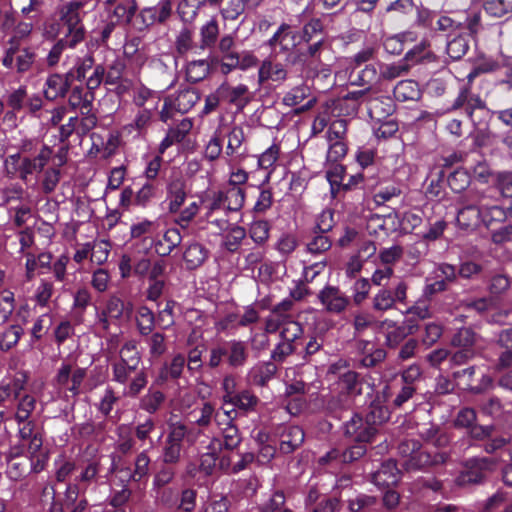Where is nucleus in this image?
I'll return each mask as SVG.
<instances>
[{"instance_id": "f257e3e1", "label": "nucleus", "mask_w": 512, "mask_h": 512, "mask_svg": "<svg viewBox=\"0 0 512 512\" xmlns=\"http://www.w3.org/2000/svg\"><path fill=\"white\" fill-rule=\"evenodd\" d=\"M388 418V411L382 407H373L365 419L357 414L354 415L345 424V434L357 442V444L342 453L337 449H332L319 459V463L321 465H325L330 461L348 463L359 459L366 452L365 444L371 442L376 435L377 426Z\"/></svg>"}, {"instance_id": "f03ea898", "label": "nucleus", "mask_w": 512, "mask_h": 512, "mask_svg": "<svg viewBox=\"0 0 512 512\" xmlns=\"http://www.w3.org/2000/svg\"><path fill=\"white\" fill-rule=\"evenodd\" d=\"M492 190L485 192L469 191L464 197V205L458 211L457 222L465 228H475L481 222L488 225L493 220L504 217L503 210L497 204Z\"/></svg>"}, {"instance_id": "7ed1b4c3", "label": "nucleus", "mask_w": 512, "mask_h": 512, "mask_svg": "<svg viewBox=\"0 0 512 512\" xmlns=\"http://www.w3.org/2000/svg\"><path fill=\"white\" fill-rule=\"evenodd\" d=\"M52 158V150L48 146H43L37 156L29 158L19 153L8 156L4 165L9 175L19 174V177L26 181L28 175L34 172H40Z\"/></svg>"}, {"instance_id": "20e7f679", "label": "nucleus", "mask_w": 512, "mask_h": 512, "mask_svg": "<svg viewBox=\"0 0 512 512\" xmlns=\"http://www.w3.org/2000/svg\"><path fill=\"white\" fill-rule=\"evenodd\" d=\"M400 453L407 457L405 462L412 468H424L430 465L444 463L447 459L446 452H437L432 455L429 448H423L416 440H405L399 446Z\"/></svg>"}, {"instance_id": "39448f33", "label": "nucleus", "mask_w": 512, "mask_h": 512, "mask_svg": "<svg viewBox=\"0 0 512 512\" xmlns=\"http://www.w3.org/2000/svg\"><path fill=\"white\" fill-rule=\"evenodd\" d=\"M86 377V369L63 362L53 378V385L59 393L77 396Z\"/></svg>"}, {"instance_id": "423d86ee", "label": "nucleus", "mask_w": 512, "mask_h": 512, "mask_svg": "<svg viewBox=\"0 0 512 512\" xmlns=\"http://www.w3.org/2000/svg\"><path fill=\"white\" fill-rule=\"evenodd\" d=\"M347 132V122L344 119L333 121L327 130L326 139L329 144L327 159L337 162L347 153V146L344 141Z\"/></svg>"}, {"instance_id": "0eeeda50", "label": "nucleus", "mask_w": 512, "mask_h": 512, "mask_svg": "<svg viewBox=\"0 0 512 512\" xmlns=\"http://www.w3.org/2000/svg\"><path fill=\"white\" fill-rule=\"evenodd\" d=\"M199 95L193 89H184L179 91L173 97H167L160 112V118L166 122L172 117V113H187L198 102Z\"/></svg>"}, {"instance_id": "6e6552de", "label": "nucleus", "mask_w": 512, "mask_h": 512, "mask_svg": "<svg viewBox=\"0 0 512 512\" xmlns=\"http://www.w3.org/2000/svg\"><path fill=\"white\" fill-rule=\"evenodd\" d=\"M22 424L23 426L19 428L18 432L20 446L12 448L10 454L14 457L25 453L29 456H34L42 447V437L34 431V424L31 421L28 420Z\"/></svg>"}, {"instance_id": "1a4fd4ad", "label": "nucleus", "mask_w": 512, "mask_h": 512, "mask_svg": "<svg viewBox=\"0 0 512 512\" xmlns=\"http://www.w3.org/2000/svg\"><path fill=\"white\" fill-rule=\"evenodd\" d=\"M124 312V302L117 296H111L103 310L97 311L95 327L98 332L105 336L110 332L113 320L121 318Z\"/></svg>"}, {"instance_id": "9d476101", "label": "nucleus", "mask_w": 512, "mask_h": 512, "mask_svg": "<svg viewBox=\"0 0 512 512\" xmlns=\"http://www.w3.org/2000/svg\"><path fill=\"white\" fill-rule=\"evenodd\" d=\"M417 329V325L411 320H407L402 325H397L394 321L386 319L378 323V330L386 338V344L389 347H396L408 335L413 334Z\"/></svg>"}, {"instance_id": "9b49d317", "label": "nucleus", "mask_w": 512, "mask_h": 512, "mask_svg": "<svg viewBox=\"0 0 512 512\" xmlns=\"http://www.w3.org/2000/svg\"><path fill=\"white\" fill-rule=\"evenodd\" d=\"M257 75L259 86L269 83L281 84L287 79L288 71L282 63L270 56L259 64Z\"/></svg>"}, {"instance_id": "f8f14e48", "label": "nucleus", "mask_w": 512, "mask_h": 512, "mask_svg": "<svg viewBox=\"0 0 512 512\" xmlns=\"http://www.w3.org/2000/svg\"><path fill=\"white\" fill-rule=\"evenodd\" d=\"M88 9L87 0H72L60 6L57 11L59 21L68 28L82 26V15Z\"/></svg>"}, {"instance_id": "ddd939ff", "label": "nucleus", "mask_w": 512, "mask_h": 512, "mask_svg": "<svg viewBox=\"0 0 512 512\" xmlns=\"http://www.w3.org/2000/svg\"><path fill=\"white\" fill-rule=\"evenodd\" d=\"M318 299L324 309L333 314H340L346 310L350 300L335 286H325L318 294Z\"/></svg>"}, {"instance_id": "4468645a", "label": "nucleus", "mask_w": 512, "mask_h": 512, "mask_svg": "<svg viewBox=\"0 0 512 512\" xmlns=\"http://www.w3.org/2000/svg\"><path fill=\"white\" fill-rule=\"evenodd\" d=\"M496 464L486 457H475L467 460L461 471L463 477L467 480H482L491 476Z\"/></svg>"}, {"instance_id": "2eb2a0df", "label": "nucleus", "mask_w": 512, "mask_h": 512, "mask_svg": "<svg viewBox=\"0 0 512 512\" xmlns=\"http://www.w3.org/2000/svg\"><path fill=\"white\" fill-rule=\"evenodd\" d=\"M53 494V499L60 500L67 509L70 506L76 505L81 498L80 489L77 483L73 482H53L50 486Z\"/></svg>"}, {"instance_id": "dca6fc26", "label": "nucleus", "mask_w": 512, "mask_h": 512, "mask_svg": "<svg viewBox=\"0 0 512 512\" xmlns=\"http://www.w3.org/2000/svg\"><path fill=\"white\" fill-rule=\"evenodd\" d=\"M172 5L169 0H161L155 6L146 7L140 11V17L145 26L165 22L171 15Z\"/></svg>"}, {"instance_id": "f3484780", "label": "nucleus", "mask_w": 512, "mask_h": 512, "mask_svg": "<svg viewBox=\"0 0 512 512\" xmlns=\"http://www.w3.org/2000/svg\"><path fill=\"white\" fill-rule=\"evenodd\" d=\"M221 449L222 443L219 439L215 438L210 442L208 446V452L202 454L199 459V477H206L212 473L213 469L216 466V461L218 459L217 453ZM189 473L191 474L192 477L198 476V474L196 472H193L192 469H189Z\"/></svg>"}, {"instance_id": "a211bd4d", "label": "nucleus", "mask_w": 512, "mask_h": 512, "mask_svg": "<svg viewBox=\"0 0 512 512\" xmlns=\"http://www.w3.org/2000/svg\"><path fill=\"white\" fill-rule=\"evenodd\" d=\"M136 0H125L106 7L111 24H129L137 11Z\"/></svg>"}, {"instance_id": "6ab92c4d", "label": "nucleus", "mask_w": 512, "mask_h": 512, "mask_svg": "<svg viewBox=\"0 0 512 512\" xmlns=\"http://www.w3.org/2000/svg\"><path fill=\"white\" fill-rule=\"evenodd\" d=\"M306 98H308V101L298 108V112H305L311 109L316 103V98L311 97V89L307 85L296 86L284 95L283 104L289 107L296 106Z\"/></svg>"}, {"instance_id": "aec40b11", "label": "nucleus", "mask_w": 512, "mask_h": 512, "mask_svg": "<svg viewBox=\"0 0 512 512\" xmlns=\"http://www.w3.org/2000/svg\"><path fill=\"white\" fill-rule=\"evenodd\" d=\"M70 77H67V73L51 74L47 77L43 92L48 100H55L59 97H63L68 91L70 85Z\"/></svg>"}, {"instance_id": "412c9836", "label": "nucleus", "mask_w": 512, "mask_h": 512, "mask_svg": "<svg viewBox=\"0 0 512 512\" xmlns=\"http://www.w3.org/2000/svg\"><path fill=\"white\" fill-rule=\"evenodd\" d=\"M222 388L224 391L223 395V404L219 411H217L215 415V421L219 424L221 423L222 416H226L228 420H234L237 416V412L234 411V408H228L229 401L232 397L237 393L236 392V380L232 376H226L222 382Z\"/></svg>"}, {"instance_id": "4be33fe9", "label": "nucleus", "mask_w": 512, "mask_h": 512, "mask_svg": "<svg viewBox=\"0 0 512 512\" xmlns=\"http://www.w3.org/2000/svg\"><path fill=\"white\" fill-rule=\"evenodd\" d=\"M26 384V376L23 373H17L12 378L4 379L0 383V406L11 398H17Z\"/></svg>"}, {"instance_id": "5701e85b", "label": "nucleus", "mask_w": 512, "mask_h": 512, "mask_svg": "<svg viewBox=\"0 0 512 512\" xmlns=\"http://www.w3.org/2000/svg\"><path fill=\"white\" fill-rule=\"evenodd\" d=\"M357 350L363 355L360 363L363 367H372L385 358V351L376 348L370 341L361 340L357 343Z\"/></svg>"}, {"instance_id": "b1692460", "label": "nucleus", "mask_w": 512, "mask_h": 512, "mask_svg": "<svg viewBox=\"0 0 512 512\" xmlns=\"http://www.w3.org/2000/svg\"><path fill=\"white\" fill-rule=\"evenodd\" d=\"M464 106L467 115L473 122H476L474 117L475 112H484L485 103L477 95L471 94L469 91H462L455 101L454 107Z\"/></svg>"}, {"instance_id": "393cba45", "label": "nucleus", "mask_w": 512, "mask_h": 512, "mask_svg": "<svg viewBox=\"0 0 512 512\" xmlns=\"http://www.w3.org/2000/svg\"><path fill=\"white\" fill-rule=\"evenodd\" d=\"M268 44L272 48L279 46L282 51H289L296 46V35L291 30L290 26L283 24L269 39Z\"/></svg>"}, {"instance_id": "a878e982", "label": "nucleus", "mask_w": 512, "mask_h": 512, "mask_svg": "<svg viewBox=\"0 0 512 512\" xmlns=\"http://www.w3.org/2000/svg\"><path fill=\"white\" fill-rule=\"evenodd\" d=\"M233 420H228L226 416H222L221 423L219 424L216 422L219 426L225 425L224 428H222V439H219L222 443V448H225L227 450H233L238 447V445L241 442V436L239 434L238 428L232 424Z\"/></svg>"}, {"instance_id": "bb28decb", "label": "nucleus", "mask_w": 512, "mask_h": 512, "mask_svg": "<svg viewBox=\"0 0 512 512\" xmlns=\"http://www.w3.org/2000/svg\"><path fill=\"white\" fill-rule=\"evenodd\" d=\"M94 95L92 91H86L83 87L76 86L69 96V104L74 109H80L82 113H88L91 109Z\"/></svg>"}, {"instance_id": "cd10ccee", "label": "nucleus", "mask_w": 512, "mask_h": 512, "mask_svg": "<svg viewBox=\"0 0 512 512\" xmlns=\"http://www.w3.org/2000/svg\"><path fill=\"white\" fill-rule=\"evenodd\" d=\"M246 234L245 228L239 225L229 227L222 236V247L229 252H236L240 248Z\"/></svg>"}, {"instance_id": "c85d7f7f", "label": "nucleus", "mask_w": 512, "mask_h": 512, "mask_svg": "<svg viewBox=\"0 0 512 512\" xmlns=\"http://www.w3.org/2000/svg\"><path fill=\"white\" fill-rule=\"evenodd\" d=\"M222 199L228 214L239 211L243 207L245 194L240 187L231 186L226 190H222Z\"/></svg>"}, {"instance_id": "c756f323", "label": "nucleus", "mask_w": 512, "mask_h": 512, "mask_svg": "<svg viewBox=\"0 0 512 512\" xmlns=\"http://www.w3.org/2000/svg\"><path fill=\"white\" fill-rule=\"evenodd\" d=\"M304 437V432L300 427L290 426L286 428L281 436V450L286 453L291 452L303 443Z\"/></svg>"}, {"instance_id": "7c9ffc66", "label": "nucleus", "mask_w": 512, "mask_h": 512, "mask_svg": "<svg viewBox=\"0 0 512 512\" xmlns=\"http://www.w3.org/2000/svg\"><path fill=\"white\" fill-rule=\"evenodd\" d=\"M276 366L272 362L259 363L249 372L250 380L259 386L265 385L276 373Z\"/></svg>"}, {"instance_id": "2f4dec72", "label": "nucleus", "mask_w": 512, "mask_h": 512, "mask_svg": "<svg viewBox=\"0 0 512 512\" xmlns=\"http://www.w3.org/2000/svg\"><path fill=\"white\" fill-rule=\"evenodd\" d=\"M204 216H212V214H227L224 201L222 199V190L211 191L202 199Z\"/></svg>"}, {"instance_id": "473e14b6", "label": "nucleus", "mask_w": 512, "mask_h": 512, "mask_svg": "<svg viewBox=\"0 0 512 512\" xmlns=\"http://www.w3.org/2000/svg\"><path fill=\"white\" fill-rule=\"evenodd\" d=\"M184 261L188 269H195L199 267L207 257V251L199 243L189 244L184 252Z\"/></svg>"}, {"instance_id": "72a5a7b5", "label": "nucleus", "mask_w": 512, "mask_h": 512, "mask_svg": "<svg viewBox=\"0 0 512 512\" xmlns=\"http://www.w3.org/2000/svg\"><path fill=\"white\" fill-rule=\"evenodd\" d=\"M258 403V398L249 390H242L237 392L232 399L229 401L228 408H234L242 410V411H251L254 410Z\"/></svg>"}, {"instance_id": "f704fd0d", "label": "nucleus", "mask_w": 512, "mask_h": 512, "mask_svg": "<svg viewBox=\"0 0 512 512\" xmlns=\"http://www.w3.org/2000/svg\"><path fill=\"white\" fill-rule=\"evenodd\" d=\"M165 400V395L159 391L150 387L147 393L141 397L139 406L142 410L153 414L159 410Z\"/></svg>"}, {"instance_id": "c9c22d12", "label": "nucleus", "mask_w": 512, "mask_h": 512, "mask_svg": "<svg viewBox=\"0 0 512 512\" xmlns=\"http://www.w3.org/2000/svg\"><path fill=\"white\" fill-rule=\"evenodd\" d=\"M24 330L20 325H10L0 335V350L7 352L17 345Z\"/></svg>"}, {"instance_id": "e433bc0d", "label": "nucleus", "mask_w": 512, "mask_h": 512, "mask_svg": "<svg viewBox=\"0 0 512 512\" xmlns=\"http://www.w3.org/2000/svg\"><path fill=\"white\" fill-rule=\"evenodd\" d=\"M94 66V59L90 53H85L83 57H78L73 68L67 71V77L82 81L86 77L87 71Z\"/></svg>"}, {"instance_id": "4c0bfd02", "label": "nucleus", "mask_w": 512, "mask_h": 512, "mask_svg": "<svg viewBox=\"0 0 512 512\" xmlns=\"http://www.w3.org/2000/svg\"><path fill=\"white\" fill-rule=\"evenodd\" d=\"M151 118L152 109H142L138 111V113L135 115L134 120L130 124L123 127V131L132 133L133 130H135L137 132V135L141 136L143 135L148 125L150 124Z\"/></svg>"}, {"instance_id": "58836bf2", "label": "nucleus", "mask_w": 512, "mask_h": 512, "mask_svg": "<svg viewBox=\"0 0 512 512\" xmlns=\"http://www.w3.org/2000/svg\"><path fill=\"white\" fill-rule=\"evenodd\" d=\"M485 12L494 18H501L512 12V0H485Z\"/></svg>"}, {"instance_id": "ea45409f", "label": "nucleus", "mask_w": 512, "mask_h": 512, "mask_svg": "<svg viewBox=\"0 0 512 512\" xmlns=\"http://www.w3.org/2000/svg\"><path fill=\"white\" fill-rule=\"evenodd\" d=\"M201 7H204V0H181L177 11L184 22H192Z\"/></svg>"}, {"instance_id": "a19ab883", "label": "nucleus", "mask_w": 512, "mask_h": 512, "mask_svg": "<svg viewBox=\"0 0 512 512\" xmlns=\"http://www.w3.org/2000/svg\"><path fill=\"white\" fill-rule=\"evenodd\" d=\"M159 100L160 95L158 92L153 91L143 85L136 86L133 89V103L138 107H143L151 101L154 103L153 107L151 108L153 110Z\"/></svg>"}, {"instance_id": "79ce46f5", "label": "nucleus", "mask_w": 512, "mask_h": 512, "mask_svg": "<svg viewBox=\"0 0 512 512\" xmlns=\"http://www.w3.org/2000/svg\"><path fill=\"white\" fill-rule=\"evenodd\" d=\"M16 310V301L14 293L10 290L0 292V324L9 320L12 313Z\"/></svg>"}, {"instance_id": "37998d69", "label": "nucleus", "mask_w": 512, "mask_h": 512, "mask_svg": "<svg viewBox=\"0 0 512 512\" xmlns=\"http://www.w3.org/2000/svg\"><path fill=\"white\" fill-rule=\"evenodd\" d=\"M270 233V224L266 220H254L249 227V236L256 244H264Z\"/></svg>"}, {"instance_id": "c03bdc74", "label": "nucleus", "mask_w": 512, "mask_h": 512, "mask_svg": "<svg viewBox=\"0 0 512 512\" xmlns=\"http://www.w3.org/2000/svg\"><path fill=\"white\" fill-rule=\"evenodd\" d=\"M469 49V41L465 36H457L447 43V54L452 60L461 59Z\"/></svg>"}, {"instance_id": "a18cd8bd", "label": "nucleus", "mask_w": 512, "mask_h": 512, "mask_svg": "<svg viewBox=\"0 0 512 512\" xmlns=\"http://www.w3.org/2000/svg\"><path fill=\"white\" fill-rule=\"evenodd\" d=\"M417 83L412 80L400 81L394 88V95L398 100H414L418 97Z\"/></svg>"}, {"instance_id": "49530a36", "label": "nucleus", "mask_w": 512, "mask_h": 512, "mask_svg": "<svg viewBox=\"0 0 512 512\" xmlns=\"http://www.w3.org/2000/svg\"><path fill=\"white\" fill-rule=\"evenodd\" d=\"M209 70V65L205 60H193L186 66L187 80L196 83L205 78Z\"/></svg>"}, {"instance_id": "de8ad7c7", "label": "nucleus", "mask_w": 512, "mask_h": 512, "mask_svg": "<svg viewBox=\"0 0 512 512\" xmlns=\"http://www.w3.org/2000/svg\"><path fill=\"white\" fill-rule=\"evenodd\" d=\"M35 406L36 400L31 395H25L19 400L15 413V419L19 425L29 420L31 413L35 409Z\"/></svg>"}, {"instance_id": "09e8293b", "label": "nucleus", "mask_w": 512, "mask_h": 512, "mask_svg": "<svg viewBox=\"0 0 512 512\" xmlns=\"http://www.w3.org/2000/svg\"><path fill=\"white\" fill-rule=\"evenodd\" d=\"M90 246L93 247V250H91V262L97 265L104 264L110 254L111 244L109 241L105 239L96 240L90 242Z\"/></svg>"}, {"instance_id": "8fccbe9b", "label": "nucleus", "mask_w": 512, "mask_h": 512, "mask_svg": "<svg viewBox=\"0 0 512 512\" xmlns=\"http://www.w3.org/2000/svg\"><path fill=\"white\" fill-rule=\"evenodd\" d=\"M219 34L218 23L215 18H211L200 29L201 46L211 47L215 44Z\"/></svg>"}, {"instance_id": "3c124183", "label": "nucleus", "mask_w": 512, "mask_h": 512, "mask_svg": "<svg viewBox=\"0 0 512 512\" xmlns=\"http://www.w3.org/2000/svg\"><path fill=\"white\" fill-rule=\"evenodd\" d=\"M138 365L135 363H128L125 362V359L123 361L119 360L112 364V372H113V380L115 382H118L120 384H125L132 374L136 370Z\"/></svg>"}, {"instance_id": "603ef678", "label": "nucleus", "mask_w": 512, "mask_h": 512, "mask_svg": "<svg viewBox=\"0 0 512 512\" xmlns=\"http://www.w3.org/2000/svg\"><path fill=\"white\" fill-rule=\"evenodd\" d=\"M402 256V248L399 246H392L385 248L379 252V255L374 259L375 264H380L384 267H393Z\"/></svg>"}, {"instance_id": "864d4df0", "label": "nucleus", "mask_w": 512, "mask_h": 512, "mask_svg": "<svg viewBox=\"0 0 512 512\" xmlns=\"http://www.w3.org/2000/svg\"><path fill=\"white\" fill-rule=\"evenodd\" d=\"M147 383V375L143 370H141L131 379L130 383L124 388L123 395L131 398L137 397L139 393L146 387Z\"/></svg>"}, {"instance_id": "5fc2aeb1", "label": "nucleus", "mask_w": 512, "mask_h": 512, "mask_svg": "<svg viewBox=\"0 0 512 512\" xmlns=\"http://www.w3.org/2000/svg\"><path fill=\"white\" fill-rule=\"evenodd\" d=\"M452 344L463 349H474L477 345V337L469 328L460 329L453 337Z\"/></svg>"}, {"instance_id": "6e6d98bb", "label": "nucleus", "mask_w": 512, "mask_h": 512, "mask_svg": "<svg viewBox=\"0 0 512 512\" xmlns=\"http://www.w3.org/2000/svg\"><path fill=\"white\" fill-rule=\"evenodd\" d=\"M229 356L228 361L231 366L237 367L245 363L247 352L242 342L232 341L228 343Z\"/></svg>"}, {"instance_id": "4d7b16f0", "label": "nucleus", "mask_w": 512, "mask_h": 512, "mask_svg": "<svg viewBox=\"0 0 512 512\" xmlns=\"http://www.w3.org/2000/svg\"><path fill=\"white\" fill-rule=\"evenodd\" d=\"M245 140L243 128L234 126L228 134V143L226 147V155L232 156L238 153L240 147Z\"/></svg>"}, {"instance_id": "13d9d810", "label": "nucleus", "mask_w": 512, "mask_h": 512, "mask_svg": "<svg viewBox=\"0 0 512 512\" xmlns=\"http://www.w3.org/2000/svg\"><path fill=\"white\" fill-rule=\"evenodd\" d=\"M136 319L139 331L142 335H147L152 331L154 326V314L149 308L145 306L140 307L137 311Z\"/></svg>"}, {"instance_id": "bf43d9fd", "label": "nucleus", "mask_w": 512, "mask_h": 512, "mask_svg": "<svg viewBox=\"0 0 512 512\" xmlns=\"http://www.w3.org/2000/svg\"><path fill=\"white\" fill-rule=\"evenodd\" d=\"M60 181V169L52 167L47 169L41 178V189L44 193L49 194L53 192Z\"/></svg>"}, {"instance_id": "052dcab7", "label": "nucleus", "mask_w": 512, "mask_h": 512, "mask_svg": "<svg viewBox=\"0 0 512 512\" xmlns=\"http://www.w3.org/2000/svg\"><path fill=\"white\" fill-rule=\"evenodd\" d=\"M301 334V325L298 322L286 317L280 331L281 339L294 343Z\"/></svg>"}, {"instance_id": "680f3d73", "label": "nucleus", "mask_w": 512, "mask_h": 512, "mask_svg": "<svg viewBox=\"0 0 512 512\" xmlns=\"http://www.w3.org/2000/svg\"><path fill=\"white\" fill-rule=\"evenodd\" d=\"M186 193L181 184H172L168 192L169 210L176 212L184 203Z\"/></svg>"}, {"instance_id": "e2e57ef3", "label": "nucleus", "mask_w": 512, "mask_h": 512, "mask_svg": "<svg viewBox=\"0 0 512 512\" xmlns=\"http://www.w3.org/2000/svg\"><path fill=\"white\" fill-rule=\"evenodd\" d=\"M84 34L83 26L68 28L67 32L62 38H60V40L64 42L63 45L65 48L74 49L83 42Z\"/></svg>"}, {"instance_id": "0e129e2a", "label": "nucleus", "mask_w": 512, "mask_h": 512, "mask_svg": "<svg viewBox=\"0 0 512 512\" xmlns=\"http://www.w3.org/2000/svg\"><path fill=\"white\" fill-rule=\"evenodd\" d=\"M392 290L381 289L373 298V307L378 311H386L394 306Z\"/></svg>"}, {"instance_id": "69168bd1", "label": "nucleus", "mask_w": 512, "mask_h": 512, "mask_svg": "<svg viewBox=\"0 0 512 512\" xmlns=\"http://www.w3.org/2000/svg\"><path fill=\"white\" fill-rule=\"evenodd\" d=\"M221 152V135L216 131L205 146L204 157L209 161H214L219 158Z\"/></svg>"}, {"instance_id": "338daca9", "label": "nucleus", "mask_w": 512, "mask_h": 512, "mask_svg": "<svg viewBox=\"0 0 512 512\" xmlns=\"http://www.w3.org/2000/svg\"><path fill=\"white\" fill-rule=\"evenodd\" d=\"M279 147L271 145L258 158V167L264 170L271 169L279 157Z\"/></svg>"}, {"instance_id": "774afa93", "label": "nucleus", "mask_w": 512, "mask_h": 512, "mask_svg": "<svg viewBox=\"0 0 512 512\" xmlns=\"http://www.w3.org/2000/svg\"><path fill=\"white\" fill-rule=\"evenodd\" d=\"M339 385L343 390L349 394H356L360 392V383L358 381V375L354 371L345 372L339 380Z\"/></svg>"}]
</instances>
